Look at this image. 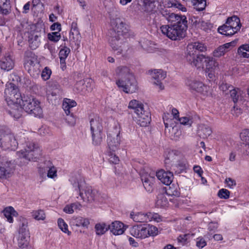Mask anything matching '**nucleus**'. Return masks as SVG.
<instances>
[{
    "mask_svg": "<svg viewBox=\"0 0 249 249\" xmlns=\"http://www.w3.org/2000/svg\"><path fill=\"white\" fill-rule=\"evenodd\" d=\"M111 23L113 30L110 33L109 43L114 51L116 52L117 54H120L126 51L127 48V45L122 44L119 42V39L121 36L128 32V26L119 18L113 19Z\"/></svg>",
    "mask_w": 249,
    "mask_h": 249,
    "instance_id": "nucleus-1",
    "label": "nucleus"
},
{
    "mask_svg": "<svg viewBox=\"0 0 249 249\" xmlns=\"http://www.w3.org/2000/svg\"><path fill=\"white\" fill-rule=\"evenodd\" d=\"M40 154L41 150L37 145L33 142H28L24 150L17 152L19 160L18 165L20 166L26 165L29 161L38 158Z\"/></svg>",
    "mask_w": 249,
    "mask_h": 249,
    "instance_id": "nucleus-2",
    "label": "nucleus"
},
{
    "mask_svg": "<svg viewBox=\"0 0 249 249\" xmlns=\"http://www.w3.org/2000/svg\"><path fill=\"white\" fill-rule=\"evenodd\" d=\"M71 182L75 190L79 193L84 201L90 202L94 200L95 192L90 186H88L84 179L78 177L75 179H71Z\"/></svg>",
    "mask_w": 249,
    "mask_h": 249,
    "instance_id": "nucleus-3",
    "label": "nucleus"
},
{
    "mask_svg": "<svg viewBox=\"0 0 249 249\" xmlns=\"http://www.w3.org/2000/svg\"><path fill=\"white\" fill-rule=\"evenodd\" d=\"M19 105L26 112L35 116L40 117L42 114L40 102L31 95H24Z\"/></svg>",
    "mask_w": 249,
    "mask_h": 249,
    "instance_id": "nucleus-4",
    "label": "nucleus"
},
{
    "mask_svg": "<svg viewBox=\"0 0 249 249\" xmlns=\"http://www.w3.org/2000/svg\"><path fill=\"white\" fill-rule=\"evenodd\" d=\"M18 145L14 134L8 129L0 128V147L3 150H15Z\"/></svg>",
    "mask_w": 249,
    "mask_h": 249,
    "instance_id": "nucleus-5",
    "label": "nucleus"
},
{
    "mask_svg": "<svg viewBox=\"0 0 249 249\" xmlns=\"http://www.w3.org/2000/svg\"><path fill=\"white\" fill-rule=\"evenodd\" d=\"M187 29V25H163L160 30L162 33L172 40H176L182 38Z\"/></svg>",
    "mask_w": 249,
    "mask_h": 249,
    "instance_id": "nucleus-6",
    "label": "nucleus"
},
{
    "mask_svg": "<svg viewBox=\"0 0 249 249\" xmlns=\"http://www.w3.org/2000/svg\"><path fill=\"white\" fill-rule=\"evenodd\" d=\"M131 235L137 238H145L149 236H155L158 234V230L157 227L152 225H136L132 227L130 230Z\"/></svg>",
    "mask_w": 249,
    "mask_h": 249,
    "instance_id": "nucleus-7",
    "label": "nucleus"
},
{
    "mask_svg": "<svg viewBox=\"0 0 249 249\" xmlns=\"http://www.w3.org/2000/svg\"><path fill=\"white\" fill-rule=\"evenodd\" d=\"M4 97L7 104H19L21 103L22 97L18 87L13 83H8L6 84L4 91Z\"/></svg>",
    "mask_w": 249,
    "mask_h": 249,
    "instance_id": "nucleus-8",
    "label": "nucleus"
},
{
    "mask_svg": "<svg viewBox=\"0 0 249 249\" xmlns=\"http://www.w3.org/2000/svg\"><path fill=\"white\" fill-rule=\"evenodd\" d=\"M24 67L28 73L33 77H36L40 72V65L36 56L30 53L25 57Z\"/></svg>",
    "mask_w": 249,
    "mask_h": 249,
    "instance_id": "nucleus-9",
    "label": "nucleus"
},
{
    "mask_svg": "<svg viewBox=\"0 0 249 249\" xmlns=\"http://www.w3.org/2000/svg\"><path fill=\"white\" fill-rule=\"evenodd\" d=\"M186 85L191 90L195 91L205 96L211 93L210 88L195 79H188Z\"/></svg>",
    "mask_w": 249,
    "mask_h": 249,
    "instance_id": "nucleus-10",
    "label": "nucleus"
},
{
    "mask_svg": "<svg viewBox=\"0 0 249 249\" xmlns=\"http://www.w3.org/2000/svg\"><path fill=\"white\" fill-rule=\"evenodd\" d=\"M205 71L208 77L211 79H213L220 71L219 62L214 57L207 56L205 60Z\"/></svg>",
    "mask_w": 249,
    "mask_h": 249,
    "instance_id": "nucleus-11",
    "label": "nucleus"
},
{
    "mask_svg": "<svg viewBox=\"0 0 249 249\" xmlns=\"http://www.w3.org/2000/svg\"><path fill=\"white\" fill-rule=\"evenodd\" d=\"M16 166L15 160H3L0 165V179H6L11 178L14 174Z\"/></svg>",
    "mask_w": 249,
    "mask_h": 249,
    "instance_id": "nucleus-12",
    "label": "nucleus"
},
{
    "mask_svg": "<svg viewBox=\"0 0 249 249\" xmlns=\"http://www.w3.org/2000/svg\"><path fill=\"white\" fill-rule=\"evenodd\" d=\"M117 86L123 91L127 93H132L138 89L137 82L134 75H129V77L124 81H116Z\"/></svg>",
    "mask_w": 249,
    "mask_h": 249,
    "instance_id": "nucleus-13",
    "label": "nucleus"
},
{
    "mask_svg": "<svg viewBox=\"0 0 249 249\" xmlns=\"http://www.w3.org/2000/svg\"><path fill=\"white\" fill-rule=\"evenodd\" d=\"M121 142L120 131L116 129L115 132H110L107 135V143L108 151H116L119 148Z\"/></svg>",
    "mask_w": 249,
    "mask_h": 249,
    "instance_id": "nucleus-14",
    "label": "nucleus"
},
{
    "mask_svg": "<svg viewBox=\"0 0 249 249\" xmlns=\"http://www.w3.org/2000/svg\"><path fill=\"white\" fill-rule=\"evenodd\" d=\"M163 16L172 25H187V21L185 16H180L174 13H170L167 11L162 12Z\"/></svg>",
    "mask_w": 249,
    "mask_h": 249,
    "instance_id": "nucleus-15",
    "label": "nucleus"
},
{
    "mask_svg": "<svg viewBox=\"0 0 249 249\" xmlns=\"http://www.w3.org/2000/svg\"><path fill=\"white\" fill-rule=\"evenodd\" d=\"M153 84L160 90H163L164 86L162 81L166 76V73L162 70H154L151 72Z\"/></svg>",
    "mask_w": 249,
    "mask_h": 249,
    "instance_id": "nucleus-16",
    "label": "nucleus"
},
{
    "mask_svg": "<svg viewBox=\"0 0 249 249\" xmlns=\"http://www.w3.org/2000/svg\"><path fill=\"white\" fill-rule=\"evenodd\" d=\"M168 114L167 115L164 114L163 117L164 124L165 127V133L167 134V132H168L169 137H170L172 139L178 140L181 135V131L179 130L177 127L172 126L169 124V123L170 120L168 118Z\"/></svg>",
    "mask_w": 249,
    "mask_h": 249,
    "instance_id": "nucleus-17",
    "label": "nucleus"
},
{
    "mask_svg": "<svg viewBox=\"0 0 249 249\" xmlns=\"http://www.w3.org/2000/svg\"><path fill=\"white\" fill-rule=\"evenodd\" d=\"M136 113L135 121L138 124L142 127L147 126L150 122V113L149 110L144 108L142 111H139Z\"/></svg>",
    "mask_w": 249,
    "mask_h": 249,
    "instance_id": "nucleus-18",
    "label": "nucleus"
},
{
    "mask_svg": "<svg viewBox=\"0 0 249 249\" xmlns=\"http://www.w3.org/2000/svg\"><path fill=\"white\" fill-rule=\"evenodd\" d=\"M141 179L145 189L148 192H151L153 190L156 180L155 174H143L141 176Z\"/></svg>",
    "mask_w": 249,
    "mask_h": 249,
    "instance_id": "nucleus-19",
    "label": "nucleus"
},
{
    "mask_svg": "<svg viewBox=\"0 0 249 249\" xmlns=\"http://www.w3.org/2000/svg\"><path fill=\"white\" fill-rule=\"evenodd\" d=\"M236 42V40H234L219 46L213 51V56L216 58H219L223 56L227 52L235 46Z\"/></svg>",
    "mask_w": 249,
    "mask_h": 249,
    "instance_id": "nucleus-20",
    "label": "nucleus"
},
{
    "mask_svg": "<svg viewBox=\"0 0 249 249\" xmlns=\"http://www.w3.org/2000/svg\"><path fill=\"white\" fill-rule=\"evenodd\" d=\"M207 56L197 53H186V58L187 61L192 66L199 68L201 67V62L203 61L205 64V58Z\"/></svg>",
    "mask_w": 249,
    "mask_h": 249,
    "instance_id": "nucleus-21",
    "label": "nucleus"
},
{
    "mask_svg": "<svg viewBox=\"0 0 249 249\" xmlns=\"http://www.w3.org/2000/svg\"><path fill=\"white\" fill-rule=\"evenodd\" d=\"M156 176L158 179L163 184L169 185L173 179V174L169 171H165L160 170L156 172Z\"/></svg>",
    "mask_w": 249,
    "mask_h": 249,
    "instance_id": "nucleus-22",
    "label": "nucleus"
},
{
    "mask_svg": "<svg viewBox=\"0 0 249 249\" xmlns=\"http://www.w3.org/2000/svg\"><path fill=\"white\" fill-rule=\"evenodd\" d=\"M115 72L118 77L117 81L126 80L129 77V75H133L129 68L126 66H119L117 68Z\"/></svg>",
    "mask_w": 249,
    "mask_h": 249,
    "instance_id": "nucleus-23",
    "label": "nucleus"
},
{
    "mask_svg": "<svg viewBox=\"0 0 249 249\" xmlns=\"http://www.w3.org/2000/svg\"><path fill=\"white\" fill-rule=\"evenodd\" d=\"M70 40L71 41L74 42L77 45V47H79L80 42V34L76 23L74 22L71 24L70 33Z\"/></svg>",
    "mask_w": 249,
    "mask_h": 249,
    "instance_id": "nucleus-24",
    "label": "nucleus"
},
{
    "mask_svg": "<svg viewBox=\"0 0 249 249\" xmlns=\"http://www.w3.org/2000/svg\"><path fill=\"white\" fill-rule=\"evenodd\" d=\"M14 67V62L10 55L5 56L0 59V67L2 70L9 71L12 70Z\"/></svg>",
    "mask_w": 249,
    "mask_h": 249,
    "instance_id": "nucleus-25",
    "label": "nucleus"
},
{
    "mask_svg": "<svg viewBox=\"0 0 249 249\" xmlns=\"http://www.w3.org/2000/svg\"><path fill=\"white\" fill-rule=\"evenodd\" d=\"M206 50V47L200 42H194L189 44L187 47V53H197L196 51L203 52Z\"/></svg>",
    "mask_w": 249,
    "mask_h": 249,
    "instance_id": "nucleus-26",
    "label": "nucleus"
},
{
    "mask_svg": "<svg viewBox=\"0 0 249 249\" xmlns=\"http://www.w3.org/2000/svg\"><path fill=\"white\" fill-rule=\"evenodd\" d=\"M40 37L41 34L38 32H35L29 36V46L32 49L35 50L39 47L40 44Z\"/></svg>",
    "mask_w": 249,
    "mask_h": 249,
    "instance_id": "nucleus-27",
    "label": "nucleus"
},
{
    "mask_svg": "<svg viewBox=\"0 0 249 249\" xmlns=\"http://www.w3.org/2000/svg\"><path fill=\"white\" fill-rule=\"evenodd\" d=\"M109 229L114 235H121L125 230L124 224L119 221H114L109 226Z\"/></svg>",
    "mask_w": 249,
    "mask_h": 249,
    "instance_id": "nucleus-28",
    "label": "nucleus"
},
{
    "mask_svg": "<svg viewBox=\"0 0 249 249\" xmlns=\"http://www.w3.org/2000/svg\"><path fill=\"white\" fill-rule=\"evenodd\" d=\"M178 160L177 157H174V153L172 151L169 153L168 158L165 160V163H167L170 161L173 162L172 169L174 170H175L176 167H179V169L181 170L184 169L186 167L185 163L184 162L175 163L176 161H177Z\"/></svg>",
    "mask_w": 249,
    "mask_h": 249,
    "instance_id": "nucleus-29",
    "label": "nucleus"
},
{
    "mask_svg": "<svg viewBox=\"0 0 249 249\" xmlns=\"http://www.w3.org/2000/svg\"><path fill=\"white\" fill-rule=\"evenodd\" d=\"M3 213L5 218L6 219V221L10 223H13L14 217H17L18 216V212L11 206L5 208L3 211Z\"/></svg>",
    "mask_w": 249,
    "mask_h": 249,
    "instance_id": "nucleus-30",
    "label": "nucleus"
},
{
    "mask_svg": "<svg viewBox=\"0 0 249 249\" xmlns=\"http://www.w3.org/2000/svg\"><path fill=\"white\" fill-rule=\"evenodd\" d=\"M30 233H18V245L21 249L29 247L30 242Z\"/></svg>",
    "mask_w": 249,
    "mask_h": 249,
    "instance_id": "nucleus-31",
    "label": "nucleus"
},
{
    "mask_svg": "<svg viewBox=\"0 0 249 249\" xmlns=\"http://www.w3.org/2000/svg\"><path fill=\"white\" fill-rule=\"evenodd\" d=\"M71 224L78 227L82 226L87 228L89 224V221L88 218L81 216L73 217L71 220Z\"/></svg>",
    "mask_w": 249,
    "mask_h": 249,
    "instance_id": "nucleus-32",
    "label": "nucleus"
},
{
    "mask_svg": "<svg viewBox=\"0 0 249 249\" xmlns=\"http://www.w3.org/2000/svg\"><path fill=\"white\" fill-rule=\"evenodd\" d=\"M212 132L211 128L206 124H201L198 126L197 133L198 136L202 139L208 138Z\"/></svg>",
    "mask_w": 249,
    "mask_h": 249,
    "instance_id": "nucleus-33",
    "label": "nucleus"
},
{
    "mask_svg": "<svg viewBox=\"0 0 249 249\" xmlns=\"http://www.w3.org/2000/svg\"><path fill=\"white\" fill-rule=\"evenodd\" d=\"M76 105L77 103L74 100L65 98L63 100L62 107L66 114H69L71 113L72 108Z\"/></svg>",
    "mask_w": 249,
    "mask_h": 249,
    "instance_id": "nucleus-34",
    "label": "nucleus"
},
{
    "mask_svg": "<svg viewBox=\"0 0 249 249\" xmlns=\"http://www.w3.org/2000/svg\"><path fill=\"white\" fill-rule=\"evenodd\" d=\"M90 130L91 132L102 131L103 126L101 119L99 117L92 119L90 122Z\"/></svg>",
    "mask_w": 249,
    "mask_h": 249,
    "instance_id": "nucleus-35",
    "label": "nucleus"
},
{
    "mask_svg": "<svg viewBox=\"0 0 249 249\" xmlns=\"http://www.w3.org/2000/svg\"><path fill=\"white\" fill-rule=\"evenodd\" d=\"M18 222V233H30L28 228V222L27 219L22 216L19 217Z\"/></svg>",
    "mask_w": 249,
    "mask_h": 249,
    "instance_id": "nucleus-36",
    "label": "nucleus"
},
{
    "mask_svg": "<svg viewBox=\"0 0 249 249\" xmlns=\"http://www.w3.org/2000/svg\"><path fill=\"white\" fill-rule=\"evenodd\" d=\"M227 24L230 25V27L233 29L236 33L240 30L241 25L240 19L237 16H234L229 18L227 20Z\"/></svg>",
    "mask_w": 249,
    "mask_h": 249,
    "instance_id": "nucleus-37",
    "label": "nucleus"
},
{
    "mask_svg": "<svg viewBox=\"0 0 249 249\" xmlns=\"http://www.w3.org/2000/svg\"><path fill=\"white\" fill-rule=\"evenodd\" d=\"M218 31L219 33L226 36H232L236 33L230 27V25L227 24V21L225 24L218 28Z\"/></svg>",
    "mask_w": 249,
    "mask_h": 249,
    "instance_id": "nucleus-38",
    "label": "nucleus"
},
{
    "mask_svg": "<svg viewBox=\"0 0 249 249\" xmlns=\"http://www.w3.org/2000/svg\"><path fill=\"white\" fill-rule=\"evenodd\" d=\"M147 213H135L132 212L130 213L131 217L136 222H147Z\"/></svg>",
    "mask_w": 249,
    "mask_h": 249,
    "instance_id": "nucleus-39",
    "label": "nucleus"
},
{
    "mask_svg": "<svg viewBox=\"0 0 249 249\" xmlns=\"http://www.w3.org/2000/svg\"><path fill=\"white\" fill-rule=\"evenodd\" d=\"M11 105L13 106V107L9 110V113L16 119L20 118L22 111V107H20L19 104Z\"/></svg>",
    "mask_w": 249,
    "mask_h": 249,
    "instance_id": "nucleus-40",
    "label": "nucleus"
},
{
    "mask_svg": "<svg viewBox=\"0 0 249 249\" xmlns=\"http://www.w3.org/2000/svg\"><path fill=\"white\" fill-rule=\"evenodd\" d=\"M231 96L234 103L237 102L239 100H242L243 98V92L238 89H235L232 88L230 92Z\"/></svg>",
    "mask_w": 249,
    "mask_h": 249,
    "instance_id": "nucleus-41",
    "label": "nucleus"
},
{
    "mask_svg": "<svg viewBox=\"0 0 249 249\" xmlns=\"http://www.w3.org/2000/svg\"><path fill=\"white\" fill-rule=\"evenodd\" d=\"M70 53V49L67 47H65L61 49L59 52V55L60 58V62L63 68L66 67L65 60L66 58L68 57Z\"/></svg>",
    "mask_w": 249,
    "mask_h": 249,
    "instance_id": "nucleus-42",
    "label": "nucleus"
},
{
    "mask_svg": "<svg viewBox=\"0 0 249 249\" xmlns=\"http://www.w3.org/2000/svg\"><path fill=\"white\" fill-rule=\"evenodd\" d=\"M128 108L133 109L136 114L138 112L137 110L141 111L144 107L142 103L136 100H133L129 102Z\"/></svg>",
    "mask_w": 249,
    "mask_h": 249,
    "instance_id": "nucleus-43",
    "label": "nucleus"
},
{
    "mask_svg": "<svg viewBox=\"0 0 249 249\" xmlns=\"http://www.w3.org/2000/svg\"><path fill=\"white\" fill-rule=\"evenodd\" d=\"M156 204L158 207L164 208L167 207L168 204V201L166 196L162 194L159 195Z\"/></svg>",
    "mask_w": 249,
    "mask_h": 249,
    "instance_id": "nucleus-44",
    "label": "nucleus"
},
{
    "mask_svg": "<svg viewBox=\"0 0 249 249\" xmlns=\"http://www.w3.org/2000/svg\"><path fill=\"white\" fill-rule=\"evenodd\" d=\"M241 140L244 142L246 146V152L249 154V130H244L240 135Z\"/></svg>",
    "mask_w": 249,
    "mask_h": 249,
    "instance_id": "nucleus-45",
    "label": "nucleus"
},
{
    "mask_svg": "<svg viewBox=\"0 0 249 249\" xmlns=\"http://www.w3.org/2000/svg\"><path fill=\"white\" fill-rule=\"evenodd\" d=\"M32 216L36 220H44L46 218V214L41 209L34 210L32 212Z\"/></svg>",
    "mask_w": 249,
    "mask_h": 249,
    "instance_id": "nucleus-46",
    "label": "nucleus"
},
{
    "mask_svg": "<svg viewBox=\"0 0 249 249\" xmlns=\"http://www.w3.org/2000/svg\"><path fill=\"white\" fill-rule=\"evenodd\" d=\"M95 229L97 234L102 235L109 229V226L104 223H97L95 225Z\"/></svg>",
    "mask_w": 249,
    "mask_h": 249,
    "instance_id": "nucleus-47",
    "label": "nucleus"
},
{
    "mask_svg": "<svg viewBox=\"0 0 249 249\" xmlns=\"http://www.w3.org/2000/svg\"><path fill=\"white\" fill-rule=\"evenodd\" d=\"M238 53L241 57L244 58L249 57V45L247 44H243L239 47L238 49Z\"/></svg>",
    "mask_w": 249,
    "mask_h": 249,
    "instance_id": "nucleus-48",
    "label": "nucleus"
},
{
    "mask_svg": "<svg viewBox=\"0 0 249 249\" xmlns=\"http://www.w3.org/2000/svg\"><path fill=\"white\" fill-rule=\"evenodd\" d=\"M93 143L94 145L100 144L103 140L102 131L91 132Z\"/></svg>",
    "mask_w": 249,
    "mask_h": 249,
    "instance_id": "nucleus-49",
    "label": "nucleus"
},
{
    "mask_svg": "<svg viewBox=\"0 0 249 249\" xmlns=\"http://www.w3.org/2000/svg\"><path fill=\"white\" fill-rule=\"evenodd\" d=\"M191 1L198 11L203 10L206 6V0H191Z\"/></svg>",
    "mask_w": 249,
    "mask_h": 249,
    "instance_id": "nucleus-50",
    "label": "nucleus"
},
{
    "mask_svg": "<svg viewBox=\"0 0 249 249\" xmlns=\"http://www.w3.org/2000/svg\"><path fill=\"white\" fill-rule=\"evenodd\" d=\"M57 224L60 229L64 232L67 233L68 235L71 234V232L68 230L67 224L62 218H59L57 220Z\"/></svg>",
    "mask_w": 249,
    "mask_h": 249,
    "instance_id": "nucleus-51",
    "label": "nucleus"
},
{
    "mask_svg": "<svg viewBox=\"0 0 249 249\" xmlns=\"http://www.w3.org/2000/svg\"><path fill=\"white\" fill-rule=\"evenodd\" d=\"M57 176V169L56 167L50 163V165L47 167V177L49 178L54 179Z\"/></svg>",
    "mask_w": 249,
    "mask_h": 249,
    "instance_id": "nucleus-52",
    "label": "nucleus"
},
{
    "mask_svg": "<svg viewBox=\"0 0 249 249\" xmlns=\"http://www.w3.org/2000/svg\"><path fill=\"white\" fill-rule=\"evenodd\" d=\"M167 193L170 196H178L180 195L179 188L177 185L173 184L169 186Z\"/></svg>",
    "mask_w": 249,
    "mask_h": 249,
    "instance_id": "nucleus-53",
    "label": "nucleus"
},
{
    "mask_svg": "<svg viewBox=\"0 0 249 249\" xmlns=\"http://www.w3.org/2000/svg\"><path fill=\"white\" fill-rule=\"evenodd\" d=\"M191 236H194V234L187 233L179 235L177 238L178 245L183 246L187 244L188 239Z\"/></svg>",
    "mask_w": 249,
    "mask_h": 249,
    "instance_id": "nucleus-54",
    "label": "nucleus"
},
{
    "mask_svg": "<svg viewBox=\"0 0 249 249\" xmlns=\"http://www.w3.org/2000/svg\"><path fill=\"white\" fill-rule=\"evenodd\" d=\"M85 82L84 80H81L76 83L74 89L77 92H84L86 88L85 86Z\"/></svg>",
    "mask_w": 249,
    "mask_h": 249,
    "instance_id": "nucleus-55",
    "label": "nucleus"
},
{
    "mask_svg": "<svg viewBox=\"0 0 249 249\" xmlns=\"http://www.w3.org/2000/svg\"><path fill=\"white\" fill-rule=\"evenodd\" d=\"M115 152L108 151V156L109 162L116 164L119 163L120 160L119 157L115 154Z\"/></svg>",
    "mask_w": 249,
    "mask_h": 249,
    "instance_id": "nucleus-56",
    "label": "nucleus"
},
{
    "mask_svg": "<svg viewBox=\"0 0 249 249\" xmlns=\"http://www.w3.org/2000/svg\"><path fill=\"white\" fill-rule=\"evenodd\" d=\"M147 222L154 221L159 222L161 221V218L159 214L156 213H147Z\"/></svg>",
    "mask_w": 249,
    "mask_h": 249,
    "instance_id": "nucleus-57",
    "label": "nucleus"
},
{
    "mask_svg": "<svg viewBox=\"0 0 249 249\" xmlns=\"http://www.w3.org/2000/svg\"><path fill=\"white\" fill-rule=\"evenodd\" d=\"M48 38L52 41L57 42L60 40L61 35L58 32H52L48 34Z\"/></svg>",
    "mask_w": 249,
    "mask_h": 249,
    "instance_id": "nucleus-58",
    "label": "nucleus"
},
{
    "mask_svg": "<svg viewBox=\"0 0 249 249\" xmlns=\"http://www.w3.org/2000/svg\"><path fill=\"white\" fill-rule=\"evenodd\" d=\"M195 22L196 23V25L205 31L210 28L211 26L210 23L204 21H200V19H198V20L196 19Z\"/></svg>",
    "mask_w": 249,
    "mask_h": 249,
    "instance_id": "nucleus-59",
    "label": "nucleus"
},
{
    "mask_svg": "<svg viewBox=\"0 0 249 249\" xmlns=\"http://www.w3.org/2000/svg\"><path fill=\"white\" fill-rule=\"evenodd\" d=\"M218 196L221 199H228L230 197V192L226 189H221L219 190Z\"/></svg>",
    "mask_w": 249,
    "mask_h": 249,
    "instance_id": "nucleus-60",
    "label": "nucleus"
},
{
    "mask_svg": "<svg viewBox=\"0 0 249 249\" xmlns=\"http://www.w3.org/2000/svg\"><path fill=\"white\" fill-rule=\"evenodd\" d=\"M219 88L221 91H223L225 94H228L229 92L232 89L233 87L231 85H229L227 83H222L219 87Z\"/></svg>",
    "mask_w": 249,
    "mask_h": 249,
    "instance_id": "nucleus-61",
    "label": "nucleus"
},
{
    "mask_svg": "<svg viewBox=\"0 0 249 249\" xmlns=\"http://www.w3.org/2000/svg\"><path fill=\"white\" fill-rule=\"evenodd\" d=\"M178 120L181 124L189 126H191L193 123L192 119L190 117H182L179 118Z\"/></svg>",
    "mask_w": 249,
    "mask_h": 249,
    "instance_id": "nucleus-62",
    "label": "nucleus"
},
{
    "mask_svg": "<svg viewBox=\"0 0 249 249\" xmlns=\"http://www.w3.org/2000/svg\"><path fill=\"white\" fill-rule=\"evenodd\" d=\"M52 71L47 67H45L41 73V77L44 80L49 79L50 77Z\"/></svg>",
    "mask_w": 249,
    "mask_h": 249,
    "instance_id": "nucleus-63",
    "label": "nucleus"
},
{
    "mask_svg": "<svg viewBox=\"0 0 249 249\" xmlns=\"http://www.w3.org/2000/svg\"><path fill=\"white\" fill-rule=\"evenodd\" d=\"M66 121L71 125H74L75 124L76 119L72 113L66 114Z\"/></svg>",
    "mask_w": 249,
    "mask_h": 249,
    "instance_id": "nucleus-64",
    "label": "nucleus"
}]
</instances>
